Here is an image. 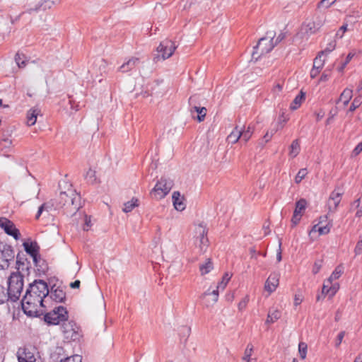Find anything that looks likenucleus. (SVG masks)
Returning a JSON list of instances; mask_svg holds the SVG:
<instances>
[{"instance_id": "nucleus-10", "label": "nucleus", "mask_w": 362, "mask_h": 362, "mask_svg": "<svg viewBox=\"0 0 362 362\" xmlns=\"http://www.w3.org/2000/svg\"><path fill=\"white\" fill-rule=\"evenodd\" d=\"M36 349L35 346H24L20 347L17 351L16 356L18 362H35Z\"/></svg>"}, {"instance_id": "nucleus-54", "label": "nucleus", "mask_w": 362, "mask_h": 362, "mask_svg": "<svg viewBox=\"0 0 362 362\" xmlns=\"http://www.w3.org/2000/svg\"><path fill=\"white\" fill-rule=\"evenodd\" d=\"M355 255H358L362 253V239L359 240L354 249Z\"/></svg>"}, {"instance_id": "nucleus-53", "label": "nucleus", "mask_w": 362, "mask_h": 362, "mask_svg": "<svg viewBox=\"0 0 362 362\" xmlns=\"http://www.w3.org/2000/svg\"><path fill=\"white\" fill-rule=\"evenodd\" d=\"M329 292H332L331 295L333 296L336 293V289L334 287L329 288L328 286L323 285L322 293V294H328Z\"/></svg>"}, {"instance_id": "nucleus-13", "label": "nucleus", "mask_w": 362, "mask_h": 362, "mask_svg": "<svg viewBox=\"0 0 362 362\" xmlns=\"http://www.w3.org/2000/svg\"><path fill=\"white\" fill-rule=\"evenodd\" d=\"M197 100V95H192L189 98V104L191 113L192 114L194 111L196 112L197 113V119L201 122L204 120L207 110L206 107L198 105Z\"/></svg>"}, {"instance_id": "nucleus-59", "label": "nucleus", "mask_w": 362, "mask_h": 362, "mask_svg": "<svg viewBox=\"0 0 362 362\" xmlns=\"http://www.w3.org/2000/svg\"><path fill=\"white\" fill-rule=\"evenodd\" d=\"M347 30V25L344 24L341 25L339 28V30L337 33L336 36H339L340 38L342 37L343 33Z\"/></svg>"}, {"instance_id": "nucleus-1", "label": "nucleus", "mask_w": 362, "mask_h": 362, "mask_svg": "<svg viewBox=\"0 0 362 362\" xmlns=\"http://www.w3.org/2000/svg\"><path fill=\"white\" fill-rule=\"evenodd\" d=\"M49 295L47 284L42 279H35L29 284L21 300L22 309L30 317H39L44 315L41 308H45L44 299Z\"/></svg>"}, {"instance_id": "nucleus-50", "label": "nucleus", "mask_w": 362, "mask_h": 362, "mask_svg": "<svg viewBox=\"0 0 362 362\" xmlns=\"http://www.w3.org/2000/svg\"><path fill=\"white\" fill-rule=\"evenodd\" d=\"M345 334L346 333L344 331H341L338 334L337 339L335 340V347L338 348L340 346L345 336Z\"/></svg>"}, {"instance_id": "nucleus-28", "label": "nucleus", "mask_w": 362, "mask_h": 362, "mask_svg": "<svg viewBox=\"0 0 362 362\" xmlns=\"http://www.w3.org/2000/svg\"><path fill=\"white\" fill-rule=\"evenodd\" d=\"M353 96L352 89L345 88L343 92L341 93L339 98L337 101V104L339 103V101H343L344 105H347L349 103L350 100Z\"/></svg>"}, {"instance_id": "nucleus-23", "label": "nucleus", "mask_w": 362, "mask_h": 362, "mask_svg": "<svg viewBox=\"0 0 362 362\" xmlns=\"http://www.w3.org/2000/svg\"><path fill=\"white\" fill-rule=\"evenodd\" d=\"M49 297L57 303H64L66 300V293L62 288L58 286L56 290L51 292Z\"/></svg>"}, {"instance_id": "nucleus-55", "label": "nucleus", "mask_w": 362, "mask_h": 362, "mask_svg": "<svg viewBox=\"0 0 362 362\" xmlns=\"http://www.w3.org/2000/svg\"><path fill=\"white\" fill-rule=\"evenodd\" d=\"M301 216H302V214H296L293 213L292 218H291V223H292L293 227L296 226L299 223V221L301 218Z\"/></svg>"}, {"instance_id": "nucleus-64", "label": "nucleus", "mask_w": 362, "mask_h": 362, "mask_svg": "<svg viewBox=\"0 0 362 362\" xmlns=\"http://www.w3.org/2000/svg\"><path fill=\"white\" fill-rule=\"evenodd\" d=\"M320 72V70L313 67V69H311V71H310L311 78H315L319 74Z\"/></svg>"}, {"instance_id": "nucleus-9", "label": "nucleus", "mask_w": 362, "mask_h": 362, "mask_svg": "<svg viewBox=\"0 0 362 362\" xmlns=\"http://www.w3.org/2000/svg\"><path fill=\"white\" fill-rule=\"evenodd\" d=\"M25 251L33 258V262L38 270H44L45 267L40 265L41 257L39 254L40 247L36 242H25L23 244Z\"/></svg>"}, {"instance_id": "nucleus-25", "label": "nucleus", "mask_w": 362, "mask_h": 362, "mask_svg": "<svg viewBox=\"0 0 362 362\" xmlns=\"http://www.w3.org/2000/svg\"><path fill=\"white\" fill-rule=\"evenodd\" d=\"M52 209H54L55 210L57 209L56 208L55 199L51 200L50 202L42 204L38 209V211L35 216V218L39 219L40 216H41V214H42L43 211L48 212V211H51Z\"/></svg>"}, {"instance_id": "nucleus-35", "label": "nucleus", "mask_w": 362, "mask_h": 362, "mask_svg": "<svg viewBox=\"0 0 362 362\" xmlns=\"http://www.w3.org/2000/svg\"><path fill=\"white\" fill-rule=\"evenodd\" d=\"M300 147L298 139H295L293 141L291 146H290V155L295 158L300 153Z\"/></svg>"}, {"instance_id": "nucleus-40", "label": "nucleus", "mask_w": 362, "mask_h": 362, "mask_svg": "<svg viewBox=\"0 0 362 362\" xmlns=\"http://www.w3.org/2000/svg\"><path fill=\"white\" fill-rule=\"evenodd\" d=\"M362 104V95H359L356 97L353 102L351 103L349 110V112H354L356 108H358Z\"/></svg>"}, {"instance_id": "nucleus-56", "label": "nucleus", "mask_w": 362, "mask_h": 362, "mask_svg": "<svg viewBox=\"0 0 362 362\" xmlns=\"http://www.w3.org/2000/svg\"><path fill=\"white\" fill-rule=\"evenodd\" d=\"M248 301H249V298L247 296L238 303V309L240 310L245 309Z\"/></svg>"}, {"instance_id": "nucleus-2", "label": "nucleus", "mask_w": 362, "mask_h": 362, "mask_svg": "<svg viewBox=\"0 0 362 362\" xmlns=\"http://www.w3.org/2000/svg\"><path fill=\"white\" fill-rule=\"evenodd\" d=\"M69 193L66 192H61L59 197L55 199L56 208H64L67 215H74L81 207V196L75 191L69 190Z\"/></svg>"}, {"instance_id": "nucleus-7", "label": "nucleus", "mask_w": 362, "mask_h": 362, "mask_svg": "<svg viewBox=\"0 0 362 362\" xmlns=\"http://www.w3.org/2000/svg\"><path fill=\"white\" fill-rule=\"evenodd\" d=\"M14 258L15 252L13 247L5 243L0 242V269H8L11 262H13Z\"/></svg>"}, {"instance_id": "nucleus-36", "label": "nucleus", "mask_w": 362, "mask_h": 362, "mask_svg": "<svg viewBox=\"0 0 362 362\" xmlns=\"http://www.w3.org/2000/svg\"><path fill=\"white\" fill-rule=\"evenodd\" d=\"M212 269L213 263L211 259H207L206 262L204 264H200L199 266V271L202 275H205L208 274Z\"/></svg>"}, {"instance_id": "nucleus-31", "label": "nucleus", "mask_w": 362, "mask_h": 362, "mask_svg": "<svg viewBox=\"0 0 362 362\" xmlns=\"http://www.w3.org/2000/svg\"><path fill=\"white\" fill-rule=\"evenodd\" d=\"M241 138V129L235 127L232 132L228 136L227 140L229 143L235 144Z\"/></svg>"}, {"instance_id": "nucleus-14", "label": "nucleus", "mask_w": 362, "mask_h": 362, "mask_svg": "<svg viewBox=\"0 0 362 362\" xmlns=\"http://www.w3.org/2000/svg\"><path fill=\"white\" fill-rule=\"evenodd\" d=\"M343 194V191L339 189H335L332 192L327 203L329 211L334 212L337 211V209L341 200V196Z\"/></svg>"}, {"instance_id": "nucleus-29", "label": "nucleus", "mask_w": 362, "mask_h": 362, "mask_svg": "<svg viewBox=\"0 0 362 362\" xmlns=\"http://www.w3.org/2000/svg\"><path fill=\"white\" fill-rule=\"evenodd\" d=\"M305 99V94L302 90L300 92V93L296 96L294 100L292 101V103L290 105V108L292 110H297L302 104V103Z\"/></svg>"}, {"instance_id": "nucleus-16", "label": "nucleus", "mask_w": 362, "mask_h": 362, "mask_svg": "<svg viewBox=\"0 0 362 362\" xmlns=\"http://www.w3.org/2000/svg\"><path fill=\"white\" fill-rule=\"evenodd\" d=\"M200 298L205 300L206 307L213 306L218 300V291L216 289L211 291V289L209 288L202 294Z\"/></svg>"}, {"instance_id": "nucleus-45", "label": "nucleus", "mask_w": 362, "mask_h": 362, "mask_svg": "<svg viewBox=\"0 0 362 362\" xmlns=\"http://www.w3.org/2000/svg\"><path fill=\"white\" fill-rule=\"evenodd\" d=\"M307 173L308 172L305 168H302L299 170L295 177L296 183H300L302 181V180L306 176Z\"/></svg>"}, {"instance_id": "nucleus-24", "label": "nucleus", "mask_w": 362, "mask_h": 362, "mask_svg": "<svg viewBox=\"0 0 362 362\" xmlns=\"http://www.w3.org/2000/svg\"><path fill=\"white\" fill-rule=\"evenodd\" d=\"M174 207L176 210L182 211L185 209V204L182 202L183 197H181L180 192L175 191L173 193L172 196Z\"/></svg>"}, {"instance_id": "nucleus-37", "label": "nucleus", "mask_w": 362, "mask_h": 362, "mask_svg": "<svg viewBox=\"0 0 362 362\" xmlns=\"http://www.w3.org/2000/svg\"><path fill=\"white\" fill-rule=\"evenodd\" d=\"M324 54V52H320L317 54V56L315 58L313 62V66L314 68L319 69L321 71L324 66L325 60L322 59V57Z\"/></svg>"}, {"instance_id": "nucleus-11", "label": "nucleus", "mask_w": 362, "mask_h": 362, "mask_svg": "<svg viewBox=\"0 0 362 362\" xmlns=\"http://www.w3.org/2000/svg\"><path fill=\"white\" fill-rule=\"evenodd\" d=\"M196 238L199 240V247L200 251L204 252L206 251L209 245V240L207 238L208 228L204 223H199L195 228Z\"/></svg>"}, {"instance_id": "nucleus-61", "label": "nucleus", "mask_w": 362, "mask_h": 362, "mask_svg": "<svg viewBox=\"0 0 362 362\" xmlns=\"http://www.w3.org/2000/svg\"><path fill=\"white\" fill-rule=\"evenodd\" d=\"M281 246V242L280 240L279 241V249L277 250V252H276V260H277L278 262H280L281 261V259H282Z\"/></svg>"}, {"instance_id": "nucleus-30", "label": "nucleus", "mask_w": 362, "mask_h": 362, "mask_svg": "<svg viewBox=\"0 0 362 362\" xmlns=\"http://www.w3.org/2000/svg\"><path fill=\"white\" fill-rule=\"evenodd\" d=\"M40 110L37 108L31 109L27 114V124L29 126L34 125L37 121V117L39 115Z\"/></svg>"}, {"instance_id": "nucleus-21", "label": "nucleus", "mask_w": 362, "mask_h": 362, "mask_svg": "<svg viewBox=\"0 0 362 362\" xmlns=\"http://www.w3.org/2000/svg\"><path fill=\"white\" fill-rule=\"evenodd\" d=\"M140 62V59L138 57H132L129 59L126 62L122 64L119 71L122 73H127L133 69H134Z\"/></svg>"}, {"instance_id": "nucleus-62", "label": "nucleus", "mask_w": 362, "mask_h": 362, "mask_svg": "<svg viewBox=\"0 0 362 362\" xmlns=\"http://www.w3.org/2000/svg\"><path fill=\"white\" fill-rule=\"evenodd\" d=\"M252 351L245 350L244 356L242 358L243 361L252 359L253 358H252Z\"/></svg>"}, {"instance_id": "nucleus-6", "label": "nucleus", "mask_w": 362, "mask_h": 362, "mask_svg": "<svg viewBox=\"0 0 362 362\" xmlns=\"http://www.w3.org/2000/svg\"><path fill=\"white\" fill-rule=\"evenodd\" d=\"M173 185V181L171 179L162 177L151 191V196L157 200L161 199L170 192Z\"/></svg>"}, {"instance_id": "nucleus-52", "label": "nucleus", "mask_w": 362, "mask_h": 362, "mask_svg": "<svg viewBox=\"0 0 362 362\" xmlns=\"http://www.w3.org/2000/svg\"><path fill=\"white\" fill-rule=\"evenodd\" d=\"M4 290V288L0 285V303H4L5 300H10L8 298V295H6Z\"/></svg>"}, {"instance_id": "nucleus-58", "label": "nucleus", "mask_w": 362, "mask_h": 362, "mask_svg": "<svg viewBox=\"0 0 362 362\" xmlns=\"http://www.w3.org/2000/svg\"><path fill=\"white\" fill-rule=\"evenodd\" d=\"M362 151V141L360 142L353 150L352 154L354 156H358Z\"/></svg>"}, {"instance_id": "nucleus-12", "label": "nucleus", "mask_w": 362, "mask_h": 362, "mask_svg": "<svg viewBox=\"0 0 362 362\" xmlns=\"http://www.w3.org/2000/svg\"><path fill=\"white\" fill-rule=\"evenodd\" d=\"M0 227L4 229V232L13 237L16 240H18L21 236L19 230L17 229L14 223L6 218H0Z\"/></svg>"}, {"instance_id": "nucleus-4", "label": "nucleus", "mask_w": 362, "mask_h": 362, "mask_svg": "<svg viewBox=\"0 0 362 362\" xmlns=\"http://www.w3.org/2000/svg\"><path fill=\"white\" fill-rule=\"evenodd\" d=\"M69 318L68 311L64 306L55 307L52 311L44 315V320L48 325H59L60 322H66Z\"/></svg>"}, {"instance_id": "nucleus-57", "label": "nucleus", "mask_w": 362, "mask_h": 362, "mask_svg": "<svg viewBox=\"0 0 362 362\" xmlns=\"http://www.w3.org/2000/svg\"><path fill=\"white\" fill-rule=\"evenodd\" d=\"M330 76V70H325L320 78V81H327Z\"/></svg>"}, {"instance_id": "nucleus-63", "label": "nucleus", "mask_w": 362, "mask_h": 362, "mask_svg": "<svg viewBox=\"0 0 362 362\" xmlns=\"http://www.w3.org/2000/svg\"><path fill=\"white\" fill-rule=\"evenodd\" d=\"M81 285V281L79 280H76L74 282L70 284V287L71 288H78Z\"/></svg>"}, {"instance_id": "nucleus-48", "label": "nucleus", "mask_w": 362, "mask_h": 362, "mask_svg": "<svg viewBox=\"0 0 362 362\" xmlns=\"http://www.w3.org/2000/svg\"><path fill=\"white\" fill-rule=\"evenodd\" d=\"M322 266V259L316 260L315 262L313 267V270H312L313 273L314 274H317L320 272Z\"/></svg>"}, {"instance_id": "nucleus-43", "label": "nucleus", "mask_w": 362, "mask_h": 362, "mask_svg": "<svg viewBox=\"0 0 362 362\" xmlns=\"http://www.w3.org/2000/svg\"><path fill=\"white\" fill-rule=\"evenodd\" d=\"M179 332L181 339L185 338V341H186L190 334L191 328L187 326H182Z\"/></svg>"}, {"instance_id": "nucleus-46", "label": "nucleus", "mask_w": 362, "mask_h": 362, "mask_svg": "<svg viewBox=\"0 0 362 362\" xmlns=\"http://www.w3.org/2000/svg\"><path fill=\"white\" fill-rule=\"evenodd\" d=\"M337 0H321L318 3V8H328L336 2Z\"/></svg>"}, {"instance_id": "nucleus-3", "label": "nucleus", "mask_w": 362, "mask_h": 362, "mask_svg": "<svg viewBox=\"0 0 362 362\" xmlns=\"http://www.w3.org/2000/svg\"><path fill=\"white\" fill-rule=\"evenodd\" d=\"M23 275L20 272H13L8 281V298L12 302H16L23 289Z\"/></svg>"}, {"instance_id": "nucleus-26", "label": "nucleus", "mask_w": 362, "mask_h": 362, "mask_svg": "<svg viewBox=\"0 0 362 362\" xmlns=\"http://www.w3.org/2000/svg\"><path fill=\"white\" fill-rule=\"evenodd\" d=\"M281 311H279L277 309H269L268 314H267V320L265 321V324L269 325V324L274 323L277 320L281 318Z\"/></svg>"}, {"instance_id": "nucleus-34", "label": "nucleus", "mask_w": 362, "mask_h": 362, "mask_svg": "<svg viewBox=\"0 0 362 362\" xmlns=\"http://www.w3.org/2000/svg\"><path fill=\"white\" fill-rule=\"evenodd\" d=\"M14 59L18 68L22 69L25 67L27 60L25 54L17 52L15 55Z\"/></svg>"}, {"instance_id": "nucleus-44", "label": "nucleus", "mask_w": 362, "mask_h": 362, "mask_svg": "<svg viewBox=\"0 0 362 362\" xmlns=\"http://www.w3.org/2000/svg\"><path fill=\"white\" fill-rule=\"evenodd\" d=\"M298 351L300 357L305 359L307 354V344L304 342H300L298 344Z\"/></svg>"}, {"instance_id": "nucleus-22", "label": "nucleus", "mask_w": 362, "mask_h": 362, "mask_svg": "<svg viewBox=\"0 0 362 362\" xmlns=\"http://www.w3.org/2000/svg\"><path fill=\"white\" fill-rule=\"evenodd\" d=\"M65 357H68V354L62 346H57L50 354V358L54 362H63Z\"/></svg>"}, {"instance_id": "nucleus-18", "label": "nucleus", "mask_w": 362, "mask_h": 362, "mask_svg": "<svg viewBox=\"0 0 362 362\" xmlns=\"http://www.w3.org/2000/svg\"><path fill=\"white\" fill-rule=\"evenodd\" d=\"M62 325V329L63 333L64 334L65 337L69 339L75 341L78 339L79 334L75 331V329L73 328V325H71V322H65Z\"/></svg>"}, {"instance_id": "nucleus-27", "label": "nucleus", "mask_w": 362, "mask_h": 362, "mask_svg": "<svg viewBox=\"0 0 362 362\" xmlns=\"http://www.w3.org/2000/svg\"><path fill=\"white\" fill-rule=\"evenodd\" d=\"M10 32L9 20L7 16H0V36H4Z\"/></svg>"}, {"instance_id": "nucleus-51", "label": "nucleus", "mask_w": 362, "mask_h": 362, "mask_svg": "<svg viewBox=\"0 0 362 362\" xmlns=\"http://www.w3.org/2000/svg\"><path fill=\"white\" fill-rule=\"evenodd\" d=\"M264 42H262V45H260L258 49H255L254 48V51L252 52V57L258 58L262 55V54H260L262 48L268 46V42L265 45H263Z\"/></svg>"}, {"instance_id": "nucleus-32", "label": "nucleus", "mask_w": 362, "mask_h": 362, "mask_svg": "<svg viewBox=\"0 0 362 362\" xmlns=\"http://www.w3.org/2000/svg\"><path fill=\"white\" fill-rule=\"evenodd\" d=\"M139 206V199L133 197L130 201L124 204L123 211L125 213L131 212L135 207Z\"/></svg>"}, {"instance_id": "nucleus-38", "label": "nucleus", "mask_w": 362, "mask_h": 362, "mask_svg": "<svg viewBox=\"0 0 362 362\" xmlns=\"http://www.w3.org/2000/svg\"><path fill=\"white\" fill-rule=\"evenodd\" d=\"M343 273V268L341 265L337 266L329 276L328 281L331 283L333 280L338 279Z\"/></svg>"}, {"instance_id": "nucleus-42", "label": "nucleus", "mask_w": 362, "mask_h": 362, "mask_svg": "<svg viewBox=\"0 0 362 362\" xmlns=\"http://www.w3.org/2000/svg\"><path fill=\"white\" fill-rule=\"evenodd\" d=\"M253 133L252 128H251L250 126L247 128L245 130L241 129V138L245 142H247L250 137L252 136Z\"/></svg>"}, {"instance_id": "nucleus-20", "label": "nucleus", "mask_w": 362, "mask_h": 362, "mask_svg": "<svg viewBox=\"0 0 362 362\" xmlns=\"http://www.w3.org/2000/svg\"><path fill=\"white\" fill-rule=\"evenodd\" d=\"M30 262L28 261L26 255L22 252H19L16 255V269L18 272L20 269L22 271L28 270Z\"/></svg>"}, {"instance_id": "nucleus-17", "label": "nucleus", "mask_w": 362, "mask_h": 362, "mask_svg": "<svg viewBox=\"0 0 362 362\" xmlns=\"http://www.w3.org/2000/svg\"><path fill=\"white\" fill-rule=\"evenodd\" d=\"M55 4H53L51 0H41L35 7L27 9L25 12H23L21 15L25 13L31 14L33 12L45 11L47 9H50Z\"/></svg>"}, {"instance_id": "nucleus-39", "label": "nucleus", "mask_w": 362, "mask_h": 362, "mask_svg": "<svg viewBox=\"0 0 362 362\" xmlns=\"http://www.w3.org/2000/svg\"><path fill=\"white\" fill-rule=\"evenodd\" d=\"M85 179L86 180V181L88 183H90V184L95 183L96 182L95 171L92 169H89L85 175Z\"/></svg>"}, {"instance_id": "nucleus-33", "label": "nucleus", "mask_w": 362, "mask_h": 362, "mask_svg": "<svg viewBox=\"0 0 362 362\" xmlns=\"http://www.w3.org/2000/svg\"><path fill=\"white\" fill-rule=\"evenodd\" d=\"M307 206V202L305 199H300L296 202V208L293 211L296 214H302Z\"/></svg>"}, {"instance_id": "nucleus-41", "label": "nucleus", "mask_w": 362, "mask_h": 362, "mask_svg": "<svg viewBox=\"0 0 362 362\" xmlns=\"http://www.w3.org/2000/svg\"><path fill=\"white\" fill-rule=\"evenodd\" d=\"M231 276L228 274V273H226L224 276L222 278V280L218 283V284L216 286V290H219L220 288L223 290L228 282L229 281Z\"/></svg>"}, {"instance_id": "nucleus-49", "label": "nucleus", "mask_w": 362, "mask_h": 362, "mask_svg": "<svg viewBox=\"0 0 362 362\" xmlns=\"http://www.w3.org/2000/svg\"><path fill=\"white\" fill-rule=\"evenodd\" d=\"M332 225H329V223L327 224L324 226H320V228H317V232L320 235H326L328 234L330 231V227Z\"/></svg>"}, {"instance_id": "nucleus-47", "label": "nucleus", "mask_w": 362, "mask_h": 362, "mask_svg": "<svg viewBox=\"0 0 362 362\" xmlns=\"http://www.w3.org/2000/svg\"><path fill=\"white\" fill-rule=\"evenodd\" d=\"M336 45V41L332 40L330 42L328 43L327 47L322 52H324V54H329L335 49Z\"/></svg>"}, {"instance_id": "nucleus-5", "label": "nucleus", "mask_w": 362, "mask_h": 362, "mask_svg": "<svg viewBox=\"0 0 362 362\" xmlns=\"http://www.w3.org/2000/svg\"><path fill=\"white\" fill-rule=\"evenodd\" d=\"M266 35V37H263L259 40L257 45L255 47V49H257L259 48L260 45H262L263 42L268 41V46L262 48L260 54H268L274 48L275 46H276L286 37V34L281 32L277 36V37L275 40V42H274V38L276 35L275 31H268L267 32Z\"/></svg>"}, {"instance_id": "nucleus-15", "label": "nucleus", "mask_w": 362, "mask_h": 362, "mask_svg": "<svg viewBox=\"0 0 362 362\" xmlns=\"http://www.w3.org/2000/svg\"><path fill=\"white\" fill-rule=\"evenodd\" d=\"M323 25L322 20H317L316 21H309L305 23L302 25V30L305 35L310 36L316 33L320 28Z\"/></svg>"}, {"instance_id": "nucleus-60", "label": "nucleus", "mask_w": 362, "mask_h": 362, "mask_svg": "<svg viewBox=\"0 0 362 362\" xmlns=\"http://www.w3.org/2000/svg\"><path fill=\"white\" fill-rule=\"evenodd\" d=\"M276 132V130H272L271 133H269V132H267L264 136V139L265 141V142H268L272 137V136L274 135V134Z\"/></svg>"}, {"instance_id": "nucleus-8", "label": "nucleus", "mask_w": 362, "mask_h": 362, "mask_svg": "<svg viewBox=\"0 0 362 362\" xmlns=\"http://www.w3.org/2000/svg\"><path fill=\"white\" fill-rule=\"evenodd\" d=\"M177 46L173 41L165 39V40L162 41L159 46L157 47V52L161 54H158L156 57H154L153 61L157 62L160 59L165 60L168 59L173 54Z\"/></svg>"}, {"instance_id": "nucleus-19", "label": "nucleus", "mask_w": 362, "mask_h": 362, "mask_svg": "<svg viewBox=\"0 0 362 362\" xmlns=\"http://www.w3.org/2000/svg\"><path fill=\"white\" fill-rule=\"evenodd\" d=\"M279 285V275L277 274H272L267 279L264 285V289L269 293L275 291Z\"/></svg>"}]
</instances>
